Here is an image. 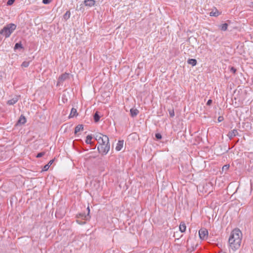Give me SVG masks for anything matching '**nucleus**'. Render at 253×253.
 <instances>
[{
	"instance_id": "nucleus-1",
	"label": "nucleus",
	"mask_w": 253,
	"mask_h": 253,
	"mask_svg": "<svg viewBox=\"0 0 253 253\" xmlns=\"http://www.w3.org/2000/svg\"><path fill=\"white\" fill-rule=\"evenodd\" d=\"M94 137L99 144L97 147L98 152L103 155H106L110 148L108 137L99 133L96 134Z\"/></svg>"
},
{
	"instance_id": "nucleus-2",
	"label": "nucleus",
	"mask_w": 253,
	"mask_h": 253,
	"mask_svg": "<svg viewBox=\"0 0 253 253\" xmlns=\"http://www.w3.org/2000/svg\"><path fill=\"white\" fill-rule=\"evenodd\" d=\"M242 238V233L238 228L233 229L230 235L228 243L230 247L233 251L238 249L240 246Z\"/></svg>"
},
{
	"instance_id": "nucleus-3",
	"label": "nucleus",
	"mask_w": 253,
	"mask_h": 253,
	"mask_svg": "<svg viewBox=\"0 0 253 253\" xmlns=\"http://www.w3.org/2000/svg\"><path fill=\"white\" fill-rule=\"evenodd\" d=\"M16 25L13 23L7 24L0 31V34L7 38L16 29Z\"/></svg>"
},
{
	"instance_id": "nucleus-4",
	"label": "nucleus",
	"mask_w": 253,
	"mask_h": 253,
	"mask_svg": "<svg viewBox=\"0 0 253 253\" xmlns=\"http://www.w3.org/2000/svg\"><path fill=\"white\" fill-rule=\"evenodd\" d=\"M65 213L66 210L64 207H59V208L56 210L55 216L57 218H60L65 215Z\"/></svg>"
},
{
	"instance_id": "nucleus-5",
	"label": "nucleus",
	"mask_w": 253,
	"mask_h": 253,
	"mask_svg": "<svg viewBox=\"0 0 253 253\" xmlns=\"http://www.w3.org/2000/svg\"><path fill=\"white\" fill-rule=\"evenodd\" d=\"M199 235L201 240H206L208 237V231L206 228H201L199 231Z\"/></svg>"
},
{
	"instance_id": "nucleus-6",
	"label": "nucleus",
	"mask_w": 253,
	"mask_h": 253,
	"mask_svg": "<svg viewBox=\"0 0 253 253\" xmlns=\"http://www.w3.org/2000/svg\"><path fill=\"white\" fill-rule=\"evenodd\" d=\"M68 79H69V73H65L64 74H62L59 77V78L58 79L57 85H60L61 84H62L63 83L64 81H65V80H66Z\"/></svg>"
},
{
	"instance_id": "nucleus-7",
	"label": "nucleus",
	"mask_w": 253,
	"mask_h": 253,
	"mask_svg": "<svg viewBox=\"0 0 253 253\" xmlns=\"http://www.w3.org/2000/svg\"><path fill=\"white\" fill-rule=\"evenodd\" d=\"M86 210L87 211V214H85V212L80 213L77 215V218H81L84 220H87V219H89L90 217V216L89 215V213H90L89 207H87Z\"/></svg>"
},
{
	"instance_id": "nucleus-8",
	"label": "nucleus",
	"mask_w": 253,
	"mask_h": 253,
	"mask_svg": "<svg viewBox=\"0 0 253 253\" xmlns=\"http://www.w3.org/2000/svg\"><path fill=\"white\" fill-rule=\"evenodd\" d=\"M92 189H94L95 190L98 191L100 189V183L98 181H93L90 183Z\"/></svg>"
},
{
	"instance_id": "nucleus-9",
	"label": "nucleus",
	"mask_w": 253,
	"mask_h": 253,
	"mask_svg": "<svg viewBox=\"0 0 253 253\" xmlns=\"http://www.w3.org/2000/svg\"><path fill=\"white\" fill-rule=\"evenodd\" d=\"M238 135V132L236 129H233L229 131L227 134L228 137L231 140L234 137Z\"/></svg>"
},
{
	"instance_id": "nucleus-10",
	"label": "nucleus",
	"mask_w": 253,
	"mask_h": 253,
	"mask_svg": "<svg viewBox=\"0 0 253 253\" xmlns=\"http://www.w3.org/2000/svg\"><path fill=\"white\" fill-rule=\"evenodd\" d=\"M84 3L86 6L91 7L95 4V1L94 0H84Z\"/></svg>"
},
{
	"instance_id": "nucleus-11",
	"label": "nucleus",
	"mask_w": 253,
	"mask_h": 253,
	"mask_svg": "<svg viewBox=\"0 0 253 253\" xmlns=\"http://www.w3.org/2000/svg\"><path fill=\"white\" fill-rule=\"evenodd\" d=\"M18 97L16 96V97L9 100L7 101V104L9 105H13L15 103H16L18 101Z\"/></svg>"
},
{
	"instance_id": "nucleus-12",
	"label": "nucleus",
	"mask_w": 253,
	"mask_h": 253,
	"mask_svg": "<svg viewBox=\"0 0 253 253\" xmlns=\"http://www.w3.org/2000/svg\"><path fill=\"white\" fill-rule=\"evenodd\" d=\"M130 113L132 117H135L138 114L139 111L136 108H131L130 110Z\"/></svg>"
},
{
	"instance_id": "nucleus-13",
	"label": "nucleus",
	"mask_w": 253,
	"mask_h": 253,
	"mask_svg": "<svg viewBox=\"0 0 253 253\" xmlns=\"http://www.w3.org/2000/svg\"><path fill=\"white\" fill-rule=\"evenodd\" d=\"M83 130H84L83 125L80 124L75 127L74 133H75V134H77L78 132H79L80 131H82Z\"/></svg>"
},
{
	"instance_id": "nucleus-14",
	"label": "nucleus",
	"mask_w": 253,
	"mask_h": 253,
	"mask_svg": "<svg viewBox=\"0 0 253 253\" xmlns=\"http://www.w3.org/2000/svg\"><path fill=\"white\" fill-rule=\"evenodd\" d=\"M124 144V141L123 140H119L117 144V146L116 147V150L117 151H120L122 148H123Z\"/></svg>"
},
{
	"instance_id": "nucleus-15",
	"label": "nucleus",
	"mask_w": 253,
	"mask_h": 253,
	"mask_svg": "<svg viewBox=\"0 0 253 253\" xmlns=\"http://www.w3.org/2000/svg\"><path fill=\"white\" fill-rule=\"evenodd\" d=\"M186 229V226L184 223V222H181L180 225H179V230L181 231V232L183 233L184 232Z\"/></svg>"
},
{
	"instance_id": "nucleus-16",
	"label": "nucleus",
	"mask_w": 253,
	"mask_h": 253,
	"mask_svg": "<svg viewBox=\"0 0 253 253\" xmlns=\"http://www.w3.org/2000/svg\"><path fill=\"white\" fill-rule=\"evenodd\" d=\"M26 119L25 117L24 116L21 115L20 117V118L18 121L17 124L23 125L26 123Z\"/></svg>"
},
{
	"instance_id": "nucleus-17",
	"label": "nucleus",
	"mask_w": 253,
	"mask_h": 253,
	"mask_svg": "<svg viewBox=\"0 0 253 253\" xmlns=\"http://www.w3.org/2000/svg\"><path fill=\"white\" fill-rule=\"evenodd\" d=\"M78 115L77 111L76 109L73 108L71 109L70 114L69 115L70 118H73Z\"/></svg>"
},
{
	"instance_id": "nucleus-18",
	"label": "nucleus",
	"mask_w": 253,
	"mask_h": 253,
	"mask_svg": "<svg viewBox=\"0 0 253 253\" xmlns=\"http://www.w3.org/2000/svg\"><path fill=\"white\" fill-rule=\"evenodd\" d=\"M100 118V116L99 115V112L96 111L93 115V119L95 123L99 122Z\"/></svg>"
},
{
	"instance_id": "nucleus-19",
	"label": "nucleus",
	"mask_w": 253,
	"mask_h": 253,
	"mask_svg": "<svg viewBox=\"0 0 253 253\" xmlns=\"http://www.w3.org/2000/svg\"><path fill=\"white\" fill-rule=\"evenodd\" d=\"M54 162V160H50L49 163L45 165L43 167V168L42 169V170L43 171H46L48 169L49 167L52 165V164Z\"/></svg>"
},
{
	"instance_id": "nucleus-20",
	"label": "nucleus",
	"mask_w": 253,
	"mask_h": 253,
	"mask_svg": "<svg viewBox=\"0 0 253 253\" xmlns=\"http://www.w3.org/2000/svg\"><path fill=\"white\" fill-rule=\"evenodd\" d=\"M189 64L191 65L192 66L196 65L197 62L195 59H189L187 61Z\"/></svg>"
},
{
	"instance_id": "nucleus-21",
	"label": "nucleus",
	"mask_w": 253,
	"mask_h": 253,
	"mask_svg": "<svg viewBox=\"0 0 253 253\" xmlns=\"http://www.w3.org/2000/svg\"><path fill=\"white\" fill-rule=\"evenodd\" d=\"M92 138L91 135H88L86 137L85 143L87 144H92V142L91 139Z\"/></svg>"
},
{
	"instance_id": "nucleus-22",
	"label": "nucleus",
	"mask_w": 253,
	"mask_h": 253,
	"mask_svg": "<svg viewBox=\"0 0 253 253\" xmlns=\"http://www.w3.org/2000/svg\"><path fill=\"white\" fill-rule=\"evenodd\" d=\"M19 48L23 49L24 48L23 46H22L21 43L20 42H17L15 43L14 45V49H18Z\"/></svg>"
},
{
	"instance_id": "nucleus-23",
	"label": "nucleus",
	"mask_w": 253,
	"mask_h": 253,
	"mask_svg": "<svg viewBox=\"0 0 253 253\" xmlns=\"http://www.w3.org/2000/svg\"><path fill=\"white\" fill-rule=\"evenodd\" d=\"M70 11L69 10L67 11L64 14L63 18L65 20H67L70 17Z\"/></svg>"
},
{
	"instance_id": "nucleus-24",
	"label": "nucleus",
	"mask_w": 253,
	"mask_h": 253,
	"mask_svg": "<svg viewBox=\"0 0 253 253\" xmlns=\"http://www.w3.org/2000/svg\"><path fill=\"white\" fill-rule=\"evenodd\" d=\"M227 27L228 24L227 23H224L220 26V30L223 31H225L227 30Z\"/></svg>"
},
{
	"instance_id": "nucleus-25",
	"label": "nucleus",
	"mask_w": 253,
	"mask_h": 253,
	"mask_svg": "<svg viewBox=\"0 0 253 253\" xmlns=\"http://www.w3.org/2000/svg\"><path fill=\"white\" fill-rule=\"evenodd\" d=\"M30 61H24L21 64V67L24 68L28 67L30 64Z\"/></svg>"
},
{
	"instance_id": "nucleus-26",
	"label": "nucleus",
	"mask_w": 253,
	"mask_h": 253,
	"mask_svg": "<svg viewBox=\"0 0 253 253\" xmlns=\"http://www.w3.org/2000/svg\"><path fill=\"white\" fill-rule=\"evenodd\" d=\"M169 112L170 117L173 118L174 116V111L173 109H169Z\"/></svg>"
},
{
	"instance_id": "nucleus-27",
	"label": "nucleus",
	"mask_w": 253,
	"mask_h": 253,
	"mask_svg": "<svg viewBox=\"0 0 253 253\" xmlns=\"http://www.w3.org/2000/svg\"><path fill=\"white\" fill-rule=\"evenodd\" d=\"M45 153L44 152H40L37 154L36 157L37 158H41V157H42L43 156H44L45 155Z\"/></svg>"
},
{
	"instance_id": "nucleus-28",
	"label": "nucleus",
	"mask_w": 253,
	"mask_h": 253,
	"mask_svg": "<svg viewBox=\"0 0 253 253\" xmlns=\"http://www.w3.org/2000/svg\"><path fill=\"white\" fill-rule=\"evenodd\" d=\"M212 186L211 182H209L206 183L203 187L204 189H207L208 187H210Z\"/></svg>"
},
{
	"instance_id": "nucleus-29",
	"label": "nucleus",
	"mask_w": 253,
	"mask_h": 253,
	"mask_svg": "<svg viewBox=\"0 0 253 253\" xmlns=\"http://www.w3.org/2000/svg\"><path fill=\"white\" fill-rule=\"evenodd\" d=\"M155 137L157 139L160 140L161 139H162V136L160 133H157L155 134Z\"/></svg>"
},
{
	"instance_id": "nucleus-30",
	"label": "nucleus",
	"mask_w": 253,
	"mask_h": 253,
	"mask_svg": "<svg viewBox=\"0 0 253 253\" xmlns=\"http://www.w3.org/2000/svg\"><path fill=\"white\" fill-rule=\"evenodd\" d=\"M219 15V12L218 11H217V12H211L210 13V15L211 16H217L218 15Z\"/></svg>"
},
{
	"instance_id": "nucleus-31",
	"label": "nucleus",
	"mask_w": 253,
	"mask_h": 253,
	"mask_svg": "<svg viewBox=\"0 0 253 253\" xmlns=\"http://www.w3.org/2000/svg\"><path fill=\"white\" fill-rule=\"evenodd\" d=\"M15 0H8L6 4L7 5H11L15 1Z\"/></svg>"
},
{
	"instance_id": "nucleus-32",
	"label": "nucleus",
	"mask_w": 253,
	"mask_h": 253,
	"mask_svg": "<svg viewBox=\"0 0 253 253\" xmlns=\"http://www.w3.org/2000/svg\"><path fill=\"white\" fill-rule=\"evenodd\" d=\"M52 1V0H42V3L47 4L50 3Z\"/></svg>"
},
{
	"instance_id": "nucleus-33",
	"label": "nucleus",
	"mask_w": 253,
	"mask_h": 253,
	"mask_svg": "<svg viewBox=\"0 0 253 253\" xmlns=\"http://www.w3.org/2000/svg\"><path fill=\"white\" fill-rule=\"evenodd\" d=\"M230 72H232L233 74H235L236 72V69L235 68H234V67H231L230 68Z\"/></svg>"
},
{
	"instance_id": "nucleus-34",
	"label": "nucleus",
	"mask_w": 253,
	"mask_h": 253,
	"mask_svg": "<svg viewBox=\"0 0 253 253\" xmlns=\"http://www.w3.org/2000/svg\"><path fill=\"white\" fill-rule=\"evenodd\" d=\"M77 222L79 224H84L85 223V221H81L80 220H77Z\"/></svg>"
},
{
	"instance_id": "nucleus-35",
	"label": "nucleus",
	"mask_w": 253,
	"mask_h": 253,
	"mask_svg": "<svg viewBox=\"0 0 253 253\" xmlns=\"http://www.w3.org/2000/svg\"><path fill=\"white\" fill-rule=\"evenodd\" d=\"M212 102V100H211V99H209V100L208 101L207 103V105L208 106H210V105H211V104Z\"/></svg>"
},
{
	"instance_id": "nucleus-36",
	"label": "nucleus",
	"mask_w": 253,
	"mask_h": 253,
	"mask_svg": "<svg viewBox=\"0 0 253 253\" xmlns=\"http://www.w3.org/2000/svg\"><path fill=\"white\" fill-rule=\"evenodd\" d=\"M228 168H229V166H228L227 165H225V166H224L223 167V168H222V169H223H223H228Z\"/></svg>"
},
{
	"instance_id": "nucleus-37",
	"label": "nucleus",
	"mask_w": 253,
	"mask_h": 253,
	"mask_svg": "<svg viewBox=\"0 0 253 253\" xmlns=\"http://www.w3.org/2000/svg\"><path fill=\"white\" fill-rule=\"evenodd\" d=\"M223 117H221V116H220V117H218V121L219 122H221L222 120H223Z\"/></svg>"
},
{
	"instance_id": "nucleus-38",
	"label": "nucleus",
	"mask_w": 253,
	"mask_h": 253,
	"mask_svg": "<svg viewBox=\"0 0 253 253\" xmlns=\"http://www.w3.org/2000/svg\"><path fill=\"white\" fill-rule=\"evenodd\" d=\"M78 141H79L80 142L82 143V144H84V142L82 139H79V140H78Z\"/></svg>"
},
{
	"instance_id": "nucleus-39",
	"label": "nucleus",
	"mask_w": 253,
	"mask_h": 253,
	"mask_svg": "<svg viewBox=\"0 0 253 253\" xmlns=\"http://www.w3.org/2000/svg\"><path fill=\"white\" fill-rule=\"evenodd\" d=\"M80 10H82L83 11L84 10V8L82 7H80Z\"/></svg>"
},
{
	"instance_id": "nucleus-40",
	"label": "nucleus",
	"mask_w": 253,
	"mask_h": 253,
	"mask_svg": "<svg viewBox=\"0 0 253 253\" xmlns=\"http://www.w3.org/2000/svg\"><path fill=\"white\" fill-rule=\"evenodd\" d=\"M250 6L253 8V2L251 3V5H250Z\"/></svg>"
},
{
	"instance_id": "nucleus-41",
	"label": "nucleus",
	"mask_w": 253,
	"mask_h": 253,
	"mask_svg": "<svg viewBox=\"0 0 253 253\" xmlns=\"http://www.w3.org/2000/svg\"><path fill=\"white\" fill-rule=\"evenodd\" d=\"M90 145H91V146H95V144H94V143L93 142H92V144H90Z\"/></svg>"
},
{
	"instance_id": "nucleus-42",
	"label": "nucleus",
	"mask_w": 253,
	"mask_h": 253,
	"mask_svg": "<svg viewBox=\"0 0 253 253\" xmlns=\"http://www.w3.org/2000/svg\"><path fill=\"white\" fill-rule=\"evenodd\" d=\"M52 212H53L54 208H52ZM52 214H53V212H52Z\"/></svg>"
},
{
	"instance_id": "nucleus-43",
	"label": "nucleus",
	"mask_w": 253,
	"mask_h": 253,
	"mask_svg": "<svg viewBox=\"0 0 253 253\" xmlns=\"http://www.w3.org/2000/svg\"><path fill=\"white\" fill-rule=\"evenodd\" d=\"M229 206H233V204H232L230 205Z\"/></svg>"
}]
</instances>
